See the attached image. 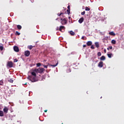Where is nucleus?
Returning <instances> with one entry per match:
<instances>
[{
	"instance_id": "nucleus-7",
	"label": "nucleus",
	"mask_w": 124,
	"mask_h": 124,
	"mask_svg": "<svg viewBox=\"0 0 124 124\" xmlns=\"http://www.w3.org/2000/svg\"><path fill=\"white\" fill-rule=\"evenodd\" d=\"M14 50L15 52H19V47L17 46H15L14 47Z\"/></svg>"
},
{
	"instance_id": "nucleus-2",
	"label": "nucleus",
	"mask_w": 124,
	"mask_h": 124,
	"mask_svg": "<svg viewBox=\"0 0 124 124\" xmlns=\"http://www.w3.org/2000/svg\"><path fill=\"white\" fill-rule=\"evenodd\" d=\"M56 20L61 21L62 25H65L67 24V20L66 18H63L62 17H58L56 19Z\"/></svg>"
},
{
	"instance_id": "nucleus-10",
	"label": "nucleus",
	"mask_w": 124,
	"mask_h": 124,
	"mask_svg": "<svg viewBox=\"0 0 124 124\" xmlns=\"http://www.w3.org/2000/svg\"><path fill=\"white\" fill-rule=\"evenodd\" d=\"M78 22L80 24H82V23H83V22H84V17H81L79 20Z\"/></svg>"
},
{
	"instance_id": "nucleus-13",
	"label": "nucleus",
	"mask_w": 124,
	"mask_h": 124,
	"mask_svg": "<svg viewBox=\"0 0 124 124\" xmlns=\"http://www.w3.org/2000/svg\"><path fill=\"white\" fill-rule=\"evenodd\" d=\"M109 34H110V35H113V36H115V35H116V34L114 33L113 31L109 32Z\"/></svg>"
},
{
	"instance_id": "nucleus-12",
	"label": "nucleus",
	"mask_w": 124,
	"mask_h": 124,
	"mask_svg": "<svg viewBox=\"0 0 124 124\" xmlns=\"http://www.w3.org/2000/svg\"><path fill=\"white\" fill-rule=\"evenodd\" d=\"M92 44H93V42H92V41H88L87 42V46H91Z\"/></svg>"
},
{
	"instance_id": "nucleus-27",
	"label": "nucleus",
	"mask_w": 124,
	"mask_h": 124,
	"mask_svg": "<svg viewBox=\"0 0 124 124\" xmlns=\"http://www.w3.org/2000/svg\"><path fill=\"white\" fill-rule=\"evenodd\" d=\"M67 13L68 15H69V14H70V10L69 9H67Z\"/></svg>"
},
{
	"instance_id": "nucleus-23",
	"label": "nucleus",
	"mask_w": 124,
	"mask_h": 124,
	"mask_svg": "<svg viewBox=\"0 0 124 124\" xmlns=\"http://www.w3.org/2000/svg\"><path fill=\"white\" fill-rule=\"evenodd\" d=\"M8 82L10 83H13V79L12 78H10L8 79Z\"/></svg>"
},
{
	"instance_id": "nucleus-35",
	"label": "nucleus",
	"mask_w": 124,
	"mask_h": 124,
	"mask_svg": "<svg viewBox=\"0 0 124 124\" xmlns=\"http://www.w3.org/2000/svg\"><path fill=\"white\" fill-rule=\"evenodd\" d=\"M67 8L68 9L70 10V6L68 5Z\"/></svg>"
},
{
	"instance_id": "nucleus-15",
	"label": "nucleus",
	"mask_w": 124,
	"mask_h": 124,
	"mask_svg": "<svg viewBox=\"0 0 124 124\" xmlns=\"http://www.w3.org/2000/svg\"><path fill=\"white\" fill-rule=\"evenodd\" d=\"M95 46L96 47V48H99V43L98 42H95Z\"/></svg>"
},
{
	"instance_id": "nucleus-43",
	"label": "nucleus",
	"mask_w": 124,
	"mask_h": 124,
	"mask_svg": "<svg viewBox=\"0 0 124 124\" xmlns=\"http://www.w3.org/2000/svg\"><path fill=\"white\" fill-rule=\"evenodd\" d=\"M69 18H70V17H69Z\"/></svg>"
},
{
	"instance_id": "nucleus-3",
	"label": "nucleus",
	"mask_w": 124,
	"mask_h": 124,
	"mask_svg": "<svg viewBox=\"0 0 124 124\" xmlns=\"http://www.w3.org/2000/svg\"><path fill=\"white\" fill-rule=\"evenodd\" d=\"M34 71H35L36 73H40V74H42L43 72L45 71V69L43 68H39L38 69H35Z\"/></svg>"
},
{
	"instance_id": "nucleus-5",
	"label": "nucleus",
	"mask_w": 124,
	"mask_h": 124,
	"mask_svg": "<svg viewBox=\"0 0 124 124\" xmlns=\"http://www.w3.org/2000/svg\"><path fill=\"white\" fill-rule=\"evenodd\" d=\"M8 110H9V109L7 107H4L3 111L4 113H5V114H7V113H8Z\"/></svg>"
},
{
	"instance_id": "nucleus-4",
	"label": "nucleus",
	"mask_w": 124,
	"mask_h": 124,
	"mask_svg": "<svg viewBox=\"0 0 124 124\" xmlns=\"http://www.w3.org/2000/svg\"><path fill=\"white\" fill-rule=\"evenodd\" d=\"M7 66L11 68V67H13V62L11 61L8 62L7 63Z\"/></svg>"
},
{
	"instance_id": "nucleus-18",
	"label": "nucleus",
	"mask_w": 124,
	"mask_h": 124,
	"mask_svg": "<svg viewBox=\"0 0 124 124\" xmlns=\"http://www.w3.org/2000/svg\"><path fill=\"white\" fill-rule=\"evenodd\" d=\"M58 62H57V63L55 65H53V64H50V66H52V67H56V66H57V65H58Z\"/></svg>"
},
{
	"instance_id": "nucleus-38",
	"label": "nucleus",
	"mask_w": 124,
	"mask_h": 124,
	"mask_svg": "<svg viewBox=\"0 0 124 124\" xmlns=\"http://www.w3.org/2000/svg\"><path fill=\"white\" fill-rule=\"evenodd\" d=\"M84 38H85V37L84 36H82V37H81V39H84Z\"/></svg>"
},
{
	"instance_id": "nucleus-33",
	"label": "nucleus",
	"mask_w": 124,
	"mask_h": 124,
	"mask_svg": "<svg viewBox=\"0 0 124 124\" xmlns=\"http://www.w3.org/2000/svg\"><path fill=\"white\" fill-rule=\"evenodd\" d=\"M43 66L45 68H48V65H43Z\"/></svg>"
},
{
	"instance_id": "nucleus-39",
	"label": "nucleus",
	"mask_w": 124,
	"mask_h": 124,
	"mask_svg": "<svg viewBox=\"0 0 124 124\" xmlns=\"http://www.w3.org/2000/svg\"><path fill=\"white\" fill-rule=\"evenodd\" d=\"M107 50H108V51H109V50H110V48L109 47H108L107 48Z\"/></svg>"
},
{
	"instance_id": "nucleus-24",
	"label": "nucleus",
	"mask_w": 124,
	"mask_h": 124,
	"mask_svg": "<svg viewBox=\"0 0 124 124\" xmlns=\"http://www.w3.org/2000/svg\"><path fill=\"white\" fill-rule=\"evenodd\" d=\"M16 35H20L21 34V33L18 32V31H16L15 33Z\"/></svg>"
},
{
	"instance_id": "nucleus-9",
	"label": "nucleus",
	"mask_w": 124,
	"mask_h": 124,
	"mask_svg": "<svg viewBox=\"0 0 124 124\" xmlns=\"http://www.w3.org/2000/svg\"><path fill=\"white\" fill-rule=\"evenodd\" d=\"M69 33L70 34V35H72V36H73L74 35H75V32H74L72 31H69Z\"/></svg>"
},
{
	"instance_id": "nucleus-41",
	"label": "nucleus",
	"mask_w": 124,
	"mask_h": 124,
	"mask_svg": "<svg viewBox=\"0 0 124 124\" xmlns=\"http://www.w3.org/2000/svg\"><path fill=\"white\" fill-rule=\"evenodd\" d=\"M104 52H105V53H106V49H104Z\"/></svg>"
},
{
	"instance_id": "nucleus-26",
	"label": "nucleus",
	"mask_w": 124,
	"mask_h": 124,
	"mask_svg": "<svg viewBox=\"0 0 124 124\" xmlns=\"http://www.w3.org/2000/svg\"><path fill=\"white\" fill-rule=\"evenodd\" d=\"M111 43H112V44H116V40H112L111 41Z\"/></svg>"
},
{
	"instance_id": "nucleus-19",
	"label": "nucleus",
	"mask_w": 124,
	"mask_h": 124,
	"mask_svg": "<svg viewBox=\"0 0 124 124\" xmlns=\"http://www.w3.org/2000/svg\"><path fill=\"white\" fill-rule=\"evenodd\" d=\"M17 28L18 30H21L22 29V26L20 25H17Z\"/></svg>"
},
{
	"instance_id": "nucleus-16",
	"label": "nucleus",
	"mask_w": 124,
	"mask_h": 124,
	"mask_svg": "<svg viewBox=\"0 0 124 124\" xmlns=\"http://www.w3.org/2000/svg\"><path fill=\"white\" fill-rule=\"evenodd\" d=\"M106 59V58H105V56H102L100 58V60H101V61H105Z\"/></svg>"
},
{
	"instance_id": "nucleus-32",
	"label": "nucleus",
	"mask_w": 124,
	"mask_h": 124,
	"mask_svg": "<svg viewBox=\"0 0 124 124\" xmlns=\"http://www.w3.org/2000/svg\"><path fill=\"white\" fill-rule=\"evenodd\" d=\"M18 62V60H17V59H14V62Z\"/></svg>"
},
{
	"instance_id": "nucleus-29",
	"label": "nucleus",
	"mask_w": 124,
	"mask_h": 124,
	"mask_svg": "<svg viewBox=\"0 0 124 124\" xmlns=\"http://www.w3.org/2000/svg\"><path fill=\"white\" fill-rule=\"evenodd\" d=\"M0 51H3V46H0Z\"/></svg>"
},
{
	"instance_id": "nucleus-11",
	"label": "nucleus",
	"mask_w": 124,
	"mask_h": 124,
	"mask_svg": "<svg viewBox=\"0 0 124 124\" xmlns=\"http://www.w3.org/2000/svg\"><path fill=\"white\" fill-rule=\"evenodd\" d=\"M4 116V113L2 110H0V117H3Z\"/></svg>"
},
{
	"instance_id": "nucleus-30",
	"label": "nucleus",
	"mask_w": 124,
	"mask_h": 124,
	"mask_svg": "<svg viewBox=\"0 0 124 124\" xmlns=\"http://www.w3.org/2000/svg\"><path fill=\"white\" fill-rule=\"evenodd\" d=\"M36 65H37V66H38V67L41 66V63H37L36 64Z\"/></svg>"
},
{
	"instance_id": "nucleus-1",
	"label": "nucleus",
	"mask_w": 124,
	"mask_h": 124,
	"mask_svg": "<svg viewBox=\"0 0 124 124\" xmlns=\"http://www.w3.org/2000/svg\"><path fill=\"white\" fill-rule=\"evenodd\" d=\"M31 76H29L27 79L32 82H37V80H36V72H35L34 69L32 72H31Z\"/></svg>"
},
{
	"instance_id": "nucleus-31",
	"label": "nucleus",
	"mask_w": 124,
	"mask_h": 124,
	"mask_svg": "<svg viewBox=\"0 0 124 124\" xmlns=\"http://www.w3.org/2000/svg\"><path fill=\"white\" fill-rule=\"evenodd\" d=\"M85 13H86V12L83 11V12H81V15H85Z\"/></svg>"
},
{
	"instance_id": "nucleus-37",
	"label": "nucleus",
	"mask_w": 124,
	"mask_h": 124,
	"mask_svg": "<svg viewBox=\"0 0 124 124\" xmlns=\"http://www.w3.org/2000/svg\"><path fill=\"white\" fill-rule=\"evenodd\" d=\"M86 47H87V45H83L84 48H86Z\"/></svg>"
},
{
	"instance_id": "nucleus-25",
	"label": "nucleus",
	"mask_w": 124,
	"mask_h": 124,
	"mask_svg": "<svg viewBox=\"0 0 124 124\" xmlns=\"http://www.w3.org/2000/svg\"><path fill=\"white\" fill-rule=\"evenodd\" d=\"M0 86L3 85V80H0Z\"/></svg>"
},
{
	"instance_id": "nucleus-40",
	"label": "nucleus",
	"mask_w": 124,
	"mask_h": 124,
	"mask_svg": "<svg viewBox=\"0 0 124 124\" xmlns=\"http://www.w3.org/2000/svg\"><path fill=\"white\" fill-rule=\"evenodd\" d=\"M47 110H45V111H44V112H45V113H46V112H47Z\"/></svg>"
},
{
	"instance_id": "nucleus-42",
	"label": "nucleus",
	"mask_w": 124,
	"mask_h": 124,
	"mask_svg": "<svg viewBox=\"0 0 124 124\" xmlns=\"http://www.w3.org/2000/svg\"><path fill=\"white\" fill-rule=\"evenodd\" d=\"M24 85H27V83H25L24 84Z\"/></svg>"
},
{
	"instance_id": "nucleus-6",
	"label": "nucleus",
	"mask_w": 124,
	"mask_h": 124,
	"mask_svg": "<svg viewBox=\"0 0 124 124\" xmlns=\"http://www.w3.org/2000/svg\"><path fill=\"white\" fill-rule=\"evenodd\" d=\"M24 54H25V56H26V57H29V56H30V54H31V52L29 50H26L25 51Z\"/></svg>"
},
{
	"instance_id": "nucleus-34",
	"label": "nucleus",
	"mask_w": 124,
	"mask_h": 124,
	"mask_svg": "<svg viewBox=\"0 0 124 124\" xmlns=\"http://www.w3.org/2000/svg\"><path fill=\"white\" fill-rule=\"evenodd\" d=\"M91 49H94V46L92 45L91 46Z\"/></svg>"
},
{
	"instance_id": "nucleus-17",
	"label": "nucleus",
	"mask_w": 124,
	"mask_h": 124,
	"mask_svg": "<svg viewBox=\"0 0 124 124\" xmlns=\"http://www.w3.org/2000/svg\"><path fill=\"white\" fill-rule=\"evenodd\" d=\"M63 29H64V26H60V27L59 31H62V30H63Z\"/></svg>"
},
{
	"instance_id": "nucleus-36",
	"label": "nucleus",
	"mask_w": 124,
	"mask_h": 124,
	"mask_svg": "<svg viewBox=\"0 0 124 124\" xmlns=\"http://www.w3.org/2000/svg\"><path fill=\"white\" fill-rule=\"evenodd\" d=\"M109 49H113V47L112 46H110L109 47Z\"/></svg>"
},
{
	"instance_id": "nucleus-28",
	"label": "nucleus",
	"mask_w": 124,
	"mask_h": 124,
	"mask_svg": "<svg viewBox=\"0 0 124 124\" xmlns=\"http://www.w3.org/2000/svg\"><path fill=\"white\" fill-rule=\"evenodd\" d=\"M97 56L98 57H100V56H101V52H98V53H97Z\"/></svg>"
},
{
	"instance_id": "nucleus-8",
	"label": "nucleus",
	"mask_w": 124,
	"mask_h": 124,
	"mask_svg": "<svg viewBox=\"0 0 124 124\" xmlns=\"http://www.w3.org/2000/svg\"><path fill=\"white\" fill-rule=\"evenodd\" d=\"M98 66L99 67H103V62L101 61L99 62Z\"/></svg>"
},
{
	"instance_id": "nucleus-20",
	"label": "nucleus",
	"mask_w": 124,
	"mask_h": 124,
	"mask_svg": "<svg viewBox=\"0 0 124 124\" xmlns=\"http://www.w3.org/2000/svg\"><path fill=\"white\" fill-rule=\"evenodd\" d=\"M63 14H64L63 13H61L60 14H58L57 15L59 16H62H62H63Z\"/></svg>"
},
{
	"instance_id": "nucleus-14",
	"label": "nucleus",
	"mask_w": 124,
	"mask_h": 124,
	"mask_svg": "<svg viewBox=\"0 0 124 124\" xmlns=\"http://www.w3.org/2000/svg\"><path fill=\"white\" fill-rule=\"evenodd\" d=\"M108 58H111L112 57H113V54L112 53H108Z\"/></svg>"
},
{
	"instance_id": "nucleus-22",
	"label": "nucleus",
	"mask_w": 124,
	"mask_h": 124,
	"mask_svg": "<svg viewBox=\"0 0 124 124\" xmlns=\"http://www.w3.org/2000/svg\"><path fill=\"white\" fill-rule=\"evenodd\" d=\"M85 10H86V11H90V10H91V9L89 8L88 7H85Z\"/></svg>"
},
{
	"instance_id": "nucleus-21",
	"label": "nucleus",
	"mask_w": 124,
	"mask_h": 124,
	"mask_svg": "<svg viewBox=\"0 0 124 124\" xmlns=\"http://www.w3.org/2000/svg\"><path fill=\"white\" fill-rule=\"evenodd\" d=\"M32 48H33V46H28V49H29V50H31V49H32Z\"/></svg>"
}]
</instances>
